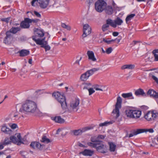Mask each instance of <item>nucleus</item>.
Here are the masks:
<instances>
[{
  "label": "nucleus",
  "instance_id": "2f4dec72",
  "mask_svg": "<svg viewBox=\"0 0 158 158\" xmlns=\"http://www.w3.org/2000/svg\"><path fill=\"white\" fill-rule=\"evenodd\" d=\"M91 28H89L88 29L83 31V33L82 36L83 37H85L87 35H89L91 33Z\"/></svg>",
  "mask_w": 158,
  "mask_h": 158
},
{
  "label": "nucleus",
  "instance_id": "7ed1b4c3",
  "mask_svg": "<svg viewBox=\"0 0 158 158\" xmlns=\"http://www.w3.org/2000/svg\"><path fill=\"white\" fill-rule=\"evenodd\" d=\"M125 113L127 117L136 119L140 117L141 112L138 110L127 109L125 110Z\"/></svg>",
  "mask_w": 158,
  "mask_h": 158
},
{
  "label": "nucleus",
  "instance_id": "4c0bfd02",
  "mask_svg": "<svg viewBox=\"0 0 158 158\" xmlns=\"http://www.w3.org/2000/svg\"><path fill=\"white\" fill-rule=\"evenodd\" d=\"M11 142H12L11 141L10 139H9L8 138H6L2 144H3V145H6L10 144Z\"/></svg>",
  "mask_w": 158,
  "mask_h": 158
},
{
  "label": "nucleus",
  "instance_id": "13d9d810",
  "mask_svg": "<svg viewBox=\"0 0 158 158\" xmlns=\"http://www.w3.org/2000/svg\"><path fill=\"white\" fill-rule=\"evenodd\" d=\"M38 0H33L31 2V5L33 6H34V3L36 1H37L38 2Z\"/></svg>",
  "mask_w": 158,
  "mask_h": 158
},
{
  "label": "nucleus",
  "instance_id": "7c9ffc66",
  "mask_svg": "<svg viewBox=\"0 0 158 158\" xmlns=\"http://www.w3.org/2000/svg\"><path fill=\"white\" fill-rule=\"evenodd\" d=\"M104 10L106 13L109 15H111L113 12V9L112 6H106Z\"/></svg>",
  "mask_w": 158,
  "mask_h": 158
},
{
  "label": "nucleus",
  "instance_id": "2eb2a0df",
  "mask_svg": "<svg viewBox=\"0 0 158 158\" xmlns=\"http://www.w3.org/2000/svg\"><path fill=\"white\" fill-rule=\"evenodd\" d=\"M29 18H26L24 21H22L20 23V27L23 28L27 29L29 28L30 26Z\"/></svg>",
  "mask_w": 158,
  "mask_h": 158
},
{
  "label": "nucleus",
  "instance_id": "a18cd8bd",
  "mask_svg": "<svg viewBox=\"0 0 158 158\" xmlns=\"http://www.w3.org/2000/svg\"><path fill=\"white\" fill-rule=\"evenodd\" d=\"M112 50V48L111 47H109L106 49V52L107 54H109L111 52Z\"/></svg>",
  "mask_w": 158,
  "mask_h": 158
},
{
  "label": "nucleus",
  "instance_id": "423d86ee",
  "mask_svg": "<svg viewBox=\"0 0 158 158\" xmlns=\"http://www.w3.org/2000/svg\"><path fill=\"white\" fill-rule=\"evenodd\" d=\"M122 99L120 96H118L117 99V102L115 105V109H114L112 113L116 114V118H117L119 116V109L121 107Z\"/></svg>",
  "mask_w": 158,
  "mask_h": 158
},
{
  "label": "nucleus",
  "instance_id": "338daca9",
  "mask_svg": "<svg viewBox=\"0 0 158 158\" xmlns=\"http://www.w3.org/2000/svg\"><path fill=\"white\" fill-rule=\"evenodd\" d=\"M28 63L30 64H31L32 63V60L31 59H30L28 60Z\"/></svg>",
  "mask_w": 158,
  "mask_h": 158
},
{
  "label": "nucleus",
  "instance_id": "c03bdc74",
  "mask_svg": "<svg viewBox=\"0 0 158 158\" xmlns=\"http://www.w3.org/2000/svg\"><path fill=\"white\" fill-rule=\"evenodd\" d=\"M29 20L30 23H36L39 22L40 20L38 19H31L29 18Z\"/></svg>",
  "mask_w": 158,
  "mask_h": 158
},
{
  "label": "nucleus",
  "instance_id": "c9c22d12",
  "mask_svg": "<svg viewBox=\"0 0 158 158\" xmlns=\"http://www.w3.org/2000/svg\"><path fill=\"white\" fill-rule=\"evenodd\" d=\"M135 16V14H131L128 15L126 19V23H127L128 21L131 19Z\"/></svg>",
  "mask_w": 158,
  "mask_h": 158
},
{
  "label": "nucleus",
  "instance_id": "c756f323",
  "mask_svg": "<svg viewBox=\"0 0 158 158\" xmlns=\"http://www.w3.org/2000/svg\"><path fill=\"white\" fill-rule=\"evenodd\" d=\"M106 23L109 26L110 25L114 28H116V25H115L114 20H112L110 19H108L106 20Z\"/></svg>",
  "mask_w": 158,
  "mask_h": 158
},
{
  "label": "nucleus",
  "instance_id": "bf43d9fd",
  "mask_svg": "<svg viewBox=\"0 0 158 158\" xmlns=\"http://www.w3.org/2000/svg\"><path fill=\"white\" fill-rule=\"evenodd\" d=\"M118 32H114L113 33V35L114 36H116L118 35Z\"/></svg>",
  "mask_w": 158,
  "mask_h": 158
},
{
  "label": "nucleus",
  "instance_id": "b1692460",
  "mask_svg": "<svg viewBox=\"0 0 158 158\" xmlns=\"http://www.w3.org/2000/svg\"><path fill=\"white\" fill-rule=\"evenodd\" d=\"M52 140L48 138L46 136L43 135L41 139L40 140V142L45 144H48L52 142Z\"/></svg>",
  "mask_w": 158,
  "mask_h": 158
},
{
  "label": "nucleus",
  "instance_id": "9d476101",
  "mask_svg": "<svg viewBox=\"0 0 158 158\" xmlns=\"http://www.w3.org/2000/svg\"><path fill=\"white\" fill-rule=\"evenodd\" d=\"M45 37H44L42 40H37L36 41L37 44L41 45V47L45 48V51H49L50 49L51 48L48 45L47 41H45Z\"/></svg>",
  "mask_w": 158,
  "mask_h": 158
},
{
  "label": "nucleus",
  "instance_id": "e2e57ef3",
  "mask_svg": "<svg viewBox=\"0 0 158 158\" xmlns=\"http://www.w3.org/2000/svg\"><path fill=\"white\" fill-rule=\"evenodd\" d=\"M119 37V38H118V39H115V40H117V43H119L120 42V41L121 39V37Z\"/></svg>",
  "mask_w": 158,
  "mask_h": 158
},
{
  "label": "nucleus",
  "instance_id": "3c124183",
  "mask_svg": "<svg viewBox=\"0 0 158 158\" xmlns=\"http://www.w3.org/2000/svg\"><path fill=\"white\" fill-rule=\"evenodd\" d=\"M152 78L158 84V78L154 75H152Z\"/></svg>",
  "mask_w": 158,
  "mask_h": 158
},
{
  "label": "nucleus",
  "instance_id": "20e7f679",
  "mask_svg": "<svg viewBox=\"0 0 158 158\" xmlns=\"http://www.w3.org/2000/svg\"><path fill=\"white\" fill-rule=\"evenodd\" d=\"M106 3L103 0H98L95 3V10L98 12H102L105 8Z\"/></svg>",
  "mask_w": 158,
  "mask_h": 158
},
{
  "label": "nucleus",
  "instance_id": "774afa93",
  "mask_svg": "<svg viewBox=\"0 0 158 158\" xmlns=\"http://www.w3.org/2000/svg\"><path fill=\"white\" fill-rule=\"evenodd\" d=\"M137 42H138L137 41H133V45H135Z\"/></svg>",
  "mask_w": 158,
  "mask_h": 158
},
{
  "label": "nucleus",
  "instance_id": "8fccbe9b",
  "mask_svg": "<svg viewBox=\"0 0 158 158\" xmlns=\"http://www.w3.org/2000/svg\"><path fill=\"white\" fill-rule=\"evenodd\" d=\"M105 137V136L103 135H98L97 137V138L98 139V140H99V139H104Z\"/></svg>",
  "mask_w": 158,
  "mask_h": 158
},
{
  "label": "nucleus",
  "instance_id": "49530a36",
  "mask_svg": "<svg viewBox=\"0 0 158 158\" xmlns=\"http://www.w3.org/2000/svg\"><path fill=\"white\" fill-rule=\"evenodd\" d=\"M103 40L105 43H107V44H111L112 42H113L115 40L113 39L111 40H107L104 39Z\"/></svg>",
  "mask_w": 158,
  "mask_h": 158
},
{
  "label": "nucleus",
  "instance_id": "aec40b11",
  "mask_svg": "<svg viewBox=\"0 0 158 158\" xmlns=\"http://www.w3.org/2000/svg\"><path fill=\"white\" fill-rule=\"evenodd\" d=\"M52 119L56 123H59L61 124L64 123V119L61 118L60 116H56L54 117H52Z\"/></svg>",
  "mask_w": 158,
  "mask_h": 158
},
{
  "label": "nucleus",
  "instance_id": "6e6d98bb",
  "mask_svg": "<svg viewBox=\"0 0 158 158\" xmlns=\"http://www.w3.org/2000/svg\"><path fill=\"white\" fill-rule=\"evenodd\" d=\"M155 58V60L156 61H158V55L155 54L154 56Z\"/></svg>",
  "mask_w": 158,
  "mask_h": 158
},
{
  "label": "nucleus",
  "instance_id": "f704fd0d",
  "mask_svg": "<svg viewBox=\"0 0 158 158\" xmlns=\"http://www.w3.org/2000/svg\"><path fill=\"white\" fill-rule=\"evenodd\" d=\"M110 150L111 152H114L116 148V145L112 143H109Z\"/></svg>",
  "mask_w": 158,
  "mask_h": 158
},
{
  "label": "nucleus",
  "instance_id": "4be33fe9",
  "mask_svg": "<svg viewBox=\"0 0 158 158\" xmlns=\"http://www.w3.org/2000/svg\"><path fill=\"white\" fill-rule=\"evenodd\" d=\"M19 54V56L21 57H23L28 55L29 53V51L27 50L22 49L18 52Z\"/></svg>",
  "mask_w": 158,
  "mask_h": 158
},
{
  "label": "nucleus",
  "instance_id": "37998d69",
  "mask_svg": "<svg viewBox=\"0 0 158 158\" xmlns=\"http://www.w3.org/2000/svg\"><path fill=\"white\" fill-rule=\"evenodd\" d=\"M110 122H106L104 123H100L99 124V126L100 127L106 126H107L108 124H110Z\"/></svg>",
  "mask_w": 158,
  "mask_h": 158
},
{
  "label": "nucleus",
  "instance_id": "6e6552de",
  "mask_svg": "<svg viewBox=\"0 0 158 158\" xmlns=\"http://www.w3.org/2000/svg\"><path fill=\"white\" fill-rule=\"evenodd\" d=\"M80 101L78 99H75L70 103L69 109L71 111L77 112L79 108Z\"/></svg>",
  "mask_w": 158,
  "mask_h": 158
},
{
  "label": "nucleus",
  "instance_id": "69168bd1",
  "mask_svg": "<svg viewBox=\"0 0 158 158\" xmlns=\"http://www.w3.org/2000/svg\"><path fill=\"white\" fill-rule=\"evenodd\" d=\"M4 148L3 144H1L0 145V150Z\"/></svg>",
  "mask_w": 158,
  "mask_h": 158
},
{
  "label": "nucleus",
  "instance_id": "39448f33",
  "mask_svg": "<svg viewBox=\"0 0 158 158\" xmlns=\"http://www.w3.org/2000/svg\"><path fill=\"white\" fill-rule=\"evenodd\" d=\"M99 70V68H94L88 70L84 73L82 74L80 77V79L82 81H86L94 73Z\"/></svg>",
  "mask_w": 158,
  "mask_h": 158
},
{
  "label": "nucleus",
  "instance_id": "6ab92c4d",
  "mask_svg": "<svg viewBox=\"0 0 158 158\" xmlns=\"http://www.w3.org/2000/svg\"><path fill=\"white\" fill-rule=\"evenodd\" d=\"M87 54L88 56L89 60L92 61H96V59L95 58L94 53L93 51H87Z\"/></svg>",
  "mask_w": 158,
  "mask_h": 158
},
{
  "label": "nucleus",
  "instance_id": "f257e3e1",
  "mask_svg": "<svg viewBox=\"0 0 158 158\" xmlns=\"http://www.w3.org/2000/svg\"><path fill=\"white\" fill-rule=\"evenodd\" d=\"M37 110V105L34 102L30 100H27L23 103L22 108L20 110L21 112L24 111L27 112L34 113Z\"/></svg>",
  "mask_w": 158,
  "mask_h": 158
},
{
  "label": "nucleus",
  "instance_id": "79ce46f5",
  "mask_svg": "<svg viewBox=\"0 0 158 158\" xmlns=\"http://www.w3.org/2000/svg\"><path fill=\"white\" fill-rule=\"evenodd\" d=\"M109 27L108 25L106 23V24L103 25L102 27V29L103 32L106 31L108 30V28Z\"/></svg>",
  "mask_w": 158,
  "mask_h": 158
},
{
  "label": "nucleus",
  "instance_id": "ddd939ff",
  "mask_svg": "<svg viewBox=\"0 0 158 158\" xmlns=\"http://www.w3.org/2000/svg\"><path fill=\"white\" fill-rule=\"evenodd\" d=\"M31 147L35 149L37 148V149L42 150L45 148V145L43 144H41L39 142H33L31 143L30 144Z\"/></svg>",
  "mask_w": 158,
  "mask_h": 158
},
{
  "label": "nucleus",
  "instance_id": "4d7b16f0",
  "mask_svg": "<svg viewBox=\"0 0 158 158\" xmlns=\"http://www.w3.org/2000/svg\"><path fill=\"white\" fill-rule=\"evenodd\" d=\"M152 53L153 54L154 56L155 54H156V53H158V49L153 50L152 52Z\"/></svg>",
  "mask_w": 158,
  "mask_h": 158
},
{
  "label": "nucleus",
  "instance_id": "e433bc0d",
  "mask_svg": "<svg viewBox=\"0 0 158 158\" xmlns=\"http://www.w3.org/2000/svg\"><path fill=\"white\" fill-rule=\"evenodd\" d=\"M87 145L91 147L95 148L98 145V143H95L93 142H88L87 143Z\"/></svg>",
  "mask_w": 158,
  "mask_h": 158
},
{
  "label": "nucleus",
  "instance_id": "58836bf2",
  "mask_svg": "<svg viewBox=\"0 0 158 158\" xmlns=\"http://www.w3.org/2000/svg\"><path fill=\"white\" fill-rule=\"evenodd\" d=\"M90 140L92 142L95 143H98L100 142L98 140L97 137L95 136L92 137L90 138Z\"/></svg>",
  "mask_w": 158,
  "mask_h": 158
},
{
  "label": "nucleus",
  "instance_id": "680f3d73",
  "mask_svg": "<svg viewBox=\"0 0 158 158\" xmlns=\"http://www.w3.org/2000/svg\"><path fill=\"white\" fill-rule=\"evenodd\" d=\"M81 59H82V57H81L80 58V59L79 60H77L76 61L75 63L76 64H77L78 65H79V62L81 60Z\"/></svg>",
  "mask_w": 158,
  "mask_h": 158
},
{
  "label": "nucleus",
  "instance_id": "a878e982",
  "mask_svg": "<svg viewBox=\"0 0 158 158\" xmlns=\"http://www.w3.org/2000/svg\"><path fill=\"white\" fill-rule=\"evenodd\" d=\"M19 113L17 112H12L10 114V117L11 118L14 120H17L19 119Z\"/></svg>",
  "mask_w": 158,
  "mask_h": 158
},
{
  "label": "nucleus",
  "instance_id": "603ef678",
  "mask_svg": "<svg viewBox=\"0 0 158 158\" xmlns=\"http://www.w3.org/2000/svg\"><path fill=\"white\" fill-rule=\"evenodd\" d=\"M34 14L37 17H40L41 15L40 14L37 12L34 11Z\"/></svg>",
  "mask_w": 158,
  "mask_h": 158
},
{
  "label": "nucleus",
  "instance_id": "cd10ccee",
  "mask_svg": "<svg viewBox=\"0 0 158 158\" xmlns=\"http://www.w3.org/2000/svg\"><path fill=\"white\" fill-rule=\"evenodd\" d=\"M122 96L124 98H128L131 99H134L132 93L131 92L127 93H123L122 94Z\"/></svg>",
  "mask_w": 158,
  "mask_h": 158
},
{
  "label": "nucleus",
  "instance_id": "ea45409f",
  "mask_svg": "<svg viewBox=\"0 0 158 158\" xmlns=\"http://www.w3.org/2000/svg\"><path fill=\"white\" fill-rule=\"evenodd\" d=\"M61 26L63 28L66 29L70 31L71 29L70 26L69 25H66L64 23H62Z\"/></svg>",
  "mask_w": 158,
  "mask_h": 158
},
{
  "label": "nucleus",
  "instance_id": "f8f14e48",
  "mask_svg": "<svg viewBox=\"0 0 158 158\" xmlns=\"http://www.w3.org/2000/svg\"><path fill=\"white\" fill-rule=\"evenodd\" d=\"M157 113H154L152 111L148 112L144 116V118L148 121L154 120L157 116Z\"/></svg>",
  "mask_w": 158,
  "mask_h": 158
},
{
  "label": "nucleus",
  "instance_id": "864d4df0",
  "mask_svg": "<svg viewBox=\"0 0 158 158\" xmlns=\"http://www.w3.org/2000/svg\"><path fill=\"white\" fill-rule=\"evenodd\" d=\"M10 20V18H4L2 19V20L4 21H5L7 23H8L9 21Z\"/></svg>",
  "mask_w": 158,
  "mask_h": 158
},
{
  "label": "nucleus",
  "instance_id": "c85d7f7f",
  "mask_svg": "<svg viewBox=\"0 0 158 158\" xmlns=\"http://www.w3.org/2000/svg\"><path fill=\"white\" fill-rule=\"evenodd\" d=\"M21 30L20 27H12L9 31H8L10 32V33H12L15 34L18 31H19Z\"/></svg>",
  "mask_w": 158,
  "mask_h": 158
},
{
  "label": "nucleus",
  "instance_id": "09e8293b",
  "mask_svg": "<svg viewBox=\"0 0 158 158\" xmlns=\"http://www.w3.org/2000/svg\"><path fill=\"white\" fill-rule=\"evenodd\" d=\"M88 91L89 92V95H91L95 92V91L94 90V89L93 88H91L89 89Z\"/></svg>",
  "mask_w": 158,
  "mask_h": 158
},
{
  "label": "nucleus",
  "instance_id": "0e129e2a",
  "mask_svg": "<svg viewBox=\"0 0 158 158\" xmlns=\"http://www.w3.org/2000/svg\"><path fill=\"white\" fill-rule=\"evenodd\" d=\"M94 89L96 90H100L101 91H103V90L102 89H100V88H99L97 87H95L94 88Z\"/></svg>",
  "mask_w": 158,
  "mask_h": 158
},
{
  "label": "nucleus",
  "instance_id": "dca6fc26",
  "mask_svg": "<svg viewBox=\"0 0 158 158\" xmlns=\"http://www.w3.org/2000/svg\"><path fill=\"white\" fill-rule=\"evenodd\" d=\"M49 0H38V3L39 6L42 9H45L48 6Z\"/></svg>",
  "mask_w": 158,
  "mask_h": 158
},
{
  "label": "nucleus",
  "instance_id": "412c9836",
  "mask_svg": "<svg viewBox=\"0 0 158 158\" xmlns=\"http://www.w3.org/2000/svg\"><path fill=\"white\" fill-rule=\"evenodd\" d=\"M135 94L136 96H146V94L144 93L143 90L141 88H139L135 90Z\"/></svg>",
  "mask_w": 158,
  "mask_h": 158
},
{
  "label": "nucleus",
  "instance_id": "72a5a7b5",
  "mask_svg": "<svg viewBox=\"0 0 158 158\" xmlns=\"http://www.w3.org/2000/svg\"><path fill=\"white\" fill-rule=\"evenodd\" d=\"M114 21L116 25H120L123 23V20L119 17H117Z\"/></svg>",
  "mask_w": 158,
  "mask_h": 158
},
{
  "label": "nucleus",
  "instance_id": "5fc2aeb1",
  "mask_svg": "<svg viewBox=\"0 0 158 158\" xmlns=\"http://www.w3.org/2000/svg\"><path fill=\"white\" fill-rule=\"evenodd\" d=\"M17 125L15 123L13 124L10 126L13 129H15L16 128Z\"/></svg>",
  "mask_w": 158,
  "mask_h": 158
},
{
  "label": "nucleus",
  "instance_id": "f03ea898",
  "mask_svg": "<svg viewBox=\"0 0 158 158\" xmlns=\"http://www.w3.org/2000/svg\"><path fill=\"white\" fill-rule=\"evenodd\" d=\"M52 96L60 103L63 109L65 110L67 109V103L65 97L64 95H61L59 92H57L53 93Z\"/></svg>",
  "mask_w": 158,
  "mask_h": 158
},
{
  "label": "nucleus",
  "instance_id": "a19ab883",
  "mask_svg": "<svg viewBox=\"0 0 158 158\" xmlns=\"http://www.w3.org/2000/svg\"><path fill=\"white\" fill-rule=\"evenodd\" d=\"M84 86L83 87V89H87L88 90L90 88L91 86V84L90 83H85L84 84Z\"/></svg>",
  "mask_w": 158,
  "mask_h": 158
},
{
  "label": "nucleus",
  "instance_id": "bb28decb",
  "mask_svg": "<svg viewBox=\"0 0 158 158\" xmlns=\"http://www.w3.org/2000/svg\"><path fill=\"white\" fill-rule=\"evenodd\" d=\"M85 131V130L84 129H79L73 131L72 133L74 135L77 136L81 135L82 132H84Z\"/></svg>",
  "mask_w": 158,
  "mask_h": 158
},
{
  "label": "nucleus",
  "instance_id": "f3484780",
  "mask_svg": "<svg viewBox=\"0 0 158 158\" xmlns=\"http://www.w3.org/2000/svg\"><path fill=\"white\" fill-rule=\"evenodd\" d=\"M6 36L3 42L5 44H7L10 42L11 39L12 38V36L11 33L8 31L6 32Z\"/></svg>",
  "mask_w": 158,
  "mask_h": 158
},
{
  "label": "nucleus",
  "instance_id": "5701e85b",
  "mask_svg": "<svg viewBox=\"0 0 158 158\" xmlns=\"http://www.w3.org/2000/svg\"><path fill=\"white\" fill-rule=\"evenodd\" d=\"M135 66V65L134 64H125L121 67V69L123 70L126 69H134Z\"/></svg>",
  "mask_w": 158,
  "mask_h": 158
},
{
  "label": "nucleus",
  "instance_id": "0eeeda50",
  "mask_svg": "<svg viewBox=\"0 0 158 158\" xmlns=\"http://www.w3.org/2000/svg\"><path fill=\"white\" fill-rule=\"evenodd\" d=\"M149 132L150 133H153L154 132V130L152 128H150L149 129H138L134 131L132 133L130 134L128 136V137L130 138L134 135H135L139 134L141 133L144 132Z\"/></svg>",
  "mask_w": 158,
  "mask_h": 158
},
{
  "label": "nucleus",
  "instance_id": "4468645a",
  "mask_svg": "<svg viewBox=\"0 0 158 158\" xmlns=\"http://www.w3.org/2000/svg\"><path fill=\"white\" fill-rule=\"evenodd\" d=\"M98 145L96 147L97 150L100 152L104 153L106 152V146L103 144L102 142L98 143Z\"/></svg>",
  "mask_w": 158,
  "mask_h": 158
},
{
  "label": "nucleus",
  "instance_id": "9b49d317",
  "mask_svg": "<svg viewBox=\"0 0 158 158\" xmlns=\"http://www.w3.org/2000/svg\"><path fill=\"white\" fill-rule=\"evenodd\" d=\"M35 35L32 36V39L35 42L36 40H42L43 39L38 38L43 37L44 35V33L43 31L40 29H36V30L35 31Z\"/></svg>",
  "mask_w": 158,
  "mask_h": 158
},
{
  "label": "nucleus",
  "instance_id": "de8ad7c7",
  "mask_svg": "<svg viewBox=\"0 0 158 158\" xmlns=\"http://www.w3.org/2000/svg\"><path fill=\"white\" fill-rule=\"evenodd\" d=\"M89 28L91 27L88 24H85L83 26V31L88 29Z\"/></svg>",
  "mask_w": 158,
  "mask_h": 158
},
{
  "label": "nucleus",
  "instance_id": "a211bd4d",
  "mask_svg": "<svg viewBox=\"0 0 158 158\" xmlns=\"http://www.w3.org/2000/svg\"><path fill=\"white\" fill-rule=\"evenodd\" d=\"M148 95H150V97L158 98V92L157 93L154 90L152 89L148 90L147 93Z\"/></svg>",
  "mask_w": 158,
  "mask_h": 158
},
{
  "label": "nucleus",
  "instance_id": "052dcab7",
  "mask_svg": "<svg viewBox=\"0 0 158 158\" xmlns=\"http://www.w3.org/2000/svg\"><path fill=\"white\" fill-rule=\"evenodd\" d=\"M78 145L79 146L81 147H83L84 148H86V147L85 146L83 145L81 143H78Z\"/></svg>",
  "mask_w": 158,
  "mask_h": 158
},
{
  "label": "nucleus",
  "instance_id": "393cba45",
  "mask_svg": "<svg viewBox=\"0 0 158 158\" xmlns=\"http://www.w3.org/2000/svg\"><path fill=\"white\" fill-rule=\"evenodd\" d=\"M81 153L85 156H91L93 153V152L90 150L85 149Z\"/></svg>",
  "mask_w": 158,
  "mask_h": 158
},
{
  "label": "nucleus",
  "instance_id": "1a4fd4ad",
  "mask_svg": "<svg viewBox=\"0 0 158 158\" xmlns=\"http://www.w3.org/2000/svg\"><path fill=\"white\" fill-rule=\"evenodd\" d=\"M10 139L12 143L18 145H20L21 144L24 143L21 139V136L20 134H17L16 136H11Z\"/></svg>",
  "mask_w": 158,
  "mask_h": 158
},
{
  "label": "nucleus",
  "instance_id": "473e14b6",
  "mask_svg": "<svg viewBox=\"0 0 158 158\" xmlns=\"http://www.w3.org/2000/svg\"><path fill=\"white\" fill-rule=\"evenodd\" d=\"M1 130L2 131L6 134L9 133V132L11 131V130L9 128L7 127L6 126L4 125H3L2 127Z\"/></svg>",
  "mask_w": 158,
  "mask_h": 158
}]
</instances>
